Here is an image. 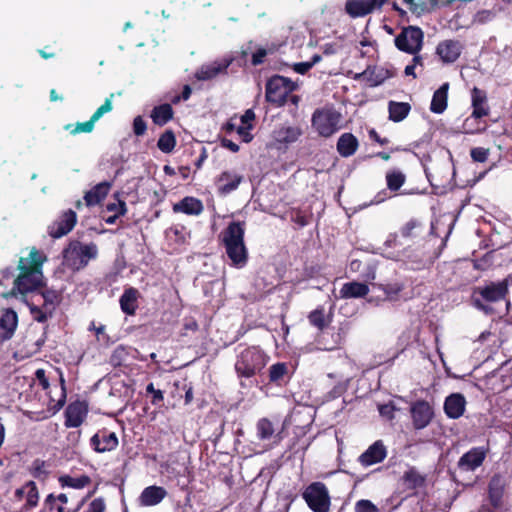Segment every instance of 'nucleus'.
Segmentation results:
<instances>
[{
	"instance_id": "28",
	"label": "nucleus",
	"mask_w": 512,
	"mask_h": 512,
	"mask_svg": "<svg viewBox=\"0 0 512 512\" xmlns=\"http://www.w3.org/2000/svg\"><path fill=\"white\" fill-rule=\"evenodd\" d=\"M111 188V183L104 181L95 185L92 189L87 191L84 195L86 206L92 207L100 204L108 195Z\"/></svg>"
},
{
	"instance_id": "53",
	"label": "nucleus",
	"mask_w": 512,
	"mask_h": 512,
	"mask_svg": "<svg viewBox=\"0 0 512 512\" xmlns=\"http://www.w3.org/2000/svg\"><path fill=\"white\" fill-rule=\"evenodd\" d=\"M490 151L484 147H474L470 151V156L474 162L484 163L489 157Z\"/></svg>"
},
{
	"instance_id": "3",
	"label": "nucleus",
	"mask_w": 512,
	"mask_h": 512,
	"mask_svg": "<svg viewBox=\"0 0 512 512\" xmlns=\"http://www.w3.org/2000/svg\"><path fill=\"white\" fill-rule=\"evenodd\" d=\"M268 361V354L259 346L239 345L234 370L239 379H250L261 373Z\"/></svg>"
},
{
	"instance_id": "4",
	"label": "nucleus",
	"mask_w": 512,
	"mask_h": 512,
	"mask_svg": "<svg viewBox=\"0 0 512 512\" xmlns=\"http://www.w3.org/2000/svg\"><path fill=\"white\" fill-rule=\"evenodd\" d=\"M509 293L508 279H503L499 282H489L484 286H478L473 289L472 304L478 310L485 313L493 311L489 303H495L504 300Z\"/></svg>"
},
{
	"instance_id": "31",
	"label": "nucleus",
	"mask_w": 512,
	"mask_h": 512,
	"mask_svg": "<svg viewBox=\"0 0 512 512\" xmlns=\"http://www.w3.org/2000/svg\"><path fill=\"white\" fill-rule=\"evenodd\" d=\"M289 378V367L285 362L274 363L268 369V379L271 384L282 386L288 382Z\"/></svg>"
},
{
	"instance_id": "63",
	"label": "nucleus",
	"mask_w": 512,
	"mask_h": 512,
	"mask_svg": "<svg viewBox=\"0 0 512 512\" xmlns=\"http://www.w3.org/2000/svg\"><path fill=\"white\" fill-rule=\"evenodd\" d=\"M311 64L309 62H298L293 65V70L301 75L306 74L311 69Z\"/></svg>"
},
{
	"instance_id": "44",
	"label": "nucleus",
	"mask_w": 512,
	"mask_h": 512,
	"mask_svg": "<svg viewBox=\"0 0 512 512\" xmlns=\"http://www.w3.org/2000/svg\"><path fill=\"white\" fill-rule=\"evenodd\" d=\"M27 306L29 307L30 314L32 318L39 322L45 323L49 318L53 316L54 311L42 306L41 304H36L33 299L31 301H26Z\"/></svg>"
},
{
	"instance_id": "37",
	"label": "nucleus",
	"mask_w": 512,
	"mask_h": 512,
	"mask_svg": "<svg viewBox=\"0 0 512 512\" xmlns=\"http://www.w3.org/2000/svg\"><path fill=\"white\" fill-rule=\"evenodd\" d=\"M332 317V314L326 315L325 308L323 306H318L307 316L310 325L317 328L319 331H323L331 324Z\"/></svg>"
},
{
	"instance_id": "1",
	"label": "nucleus",
	"mask_w": 512,
	"mask_h": 512,
	"mask_svg": "<svg viewBox=\"0 0 512 512\" xmlns=\"http://www.w3.org/2000/svg\"><path fill=\"white\" fill-rule=\"evenodd\" d=\"M46 261L47 256L36 247L29 249L28 256L20 257L17 266L19 274L14 279L11 294L19 293L25 296L42 289L45 286L42 268Z\"/></svg>"
},
{
	"instance_id": "14",
	"label": "nucleus",
	"mask_w": 512,
	"mask_h": 512,
	"mask_svg": "<svg viewBox=\"0 0 512 512\" xmlns=\"http://www.w3.org/2000/svg\"><path fill=\"white\" fill-rule=\"evenodd\" d=\"M119 445V440L115 432L108 428L98 430L90 438V446L97 453H106L115 450Z\"/></svg>"
},
{
	"instance_id": "10",
	"label": "nucleus",
	"mask_w": 512,
	"mask_h": 512,
	"mask_svg": "<svg viewBox=\"0 0 512 512\" xmlns=\"http://www.w3.org/2000/svg\"><path fill=\"white\" fill-rule=\"evenodd\" d=\"M114 94H110L108 98L105 99L104 103L96 109V111L92 114L89 120L85 122H78L76 125L67 124L65 125V130L69 131L71 135H76L79 133H91L94 130L95 123L106 113L112 111V99Z\"/></svg>"
},
{
	"instance_id": "45",
	"label": "nucleus",
	"mask_w": 512,
	"mask_h": 512,
	"mask_svg": "<svg viewBox=\"0 0 512 512\" xmlns=\"http://www.w3.org/2000/svg\"><path fill=\"white\" fill-rule=\"evenodd\" d=\"M25 504L23 509L28 511L35 508L39 502V491L36 483L34 481H28L25 483Z\"/></svg>"
},
{
	"instance_id": "43",
	"label": "nucleus",
	"mask_w": 512,
	"mask_h": 512,
	"mask_svg": "<svg viewBox=\"0 0 512 512\" xmlns=\"http://www.w3.org/2000/svg\"><path fill=\"white\" fill-rule=\"evenodd\" d=\"M403 483L410 490L422 487L425 484V476L421 475L415 467H410L402 476Z\"/></svg>"
},
{
	"instance_id": "16",
	"label": "nucleus",
	"mask_w": 512,
	"mask_h": 512,
	"mask_svg": "<svg viewBox=\"0 0 512 512\" xmlns=\"http://www.w3.org/2000/svg\"><path fill=\"white\" fill-rule=\"evenodd\" d=\"M463 51V45L459 40L446 39L436 46V55L443 64L455 63Z\"/></svg>"
},
{
	"instance_id": "24",
	"label": "nucleus",
	"mask_w": 512,
	"mask_h": 512,
	"mask_svg": "<svg viewBox=\"0 0 512 512\" xmlns=\"http://www.w3.org/2000/svg\"><path fill=\"white\" fill-rule=\"evenodd\" d=\"M203 210L204 206L202 201L192 196H186L173 205V212L184 213L186 215L198 216Z\"/></svg>"
},
{
	"instance_id": "49",
	"label": "nucleus",
	"mask_w": 512,
	"mask_h": 512,
	"mask_svg": "<svg viewBox=\"0 0 512 512\" xmlns=\"http://www.w3.org/2000/svg\"><path fill=\"white\" fill-rule=\"evenodd\" d=\"M422 228V223L418 219L412 218L401 227L400 233L404 238H414L420 234Z\"/></svg>"
},
{
	"instance_id": "13",
	"label": "nucleus",
	"mask_w": 512,
	"mask_h": 512,
	"mask_svg": "<svg viewBox=\"0 0 512 512\" xmlns=\"http://www.w3.org/2000/svg\"><path fill=\"white\" fill-rule=\"evenodd\" d=\"M410 413L416 430L426 428L434 418V409L426 400H417L412 403Z\"/></svg>"
},
{
	"instance_id": "20",
	"label": "nucleus",
	"mask_w": 512,
	"mask_h": 512,
	"mask_svg": "<svg viewBox=\"0 0 512 512\" xmlns=\"http://www.w3.org/2000/svg\"><path fill=\"white\" fill-rule=\"evenodd\" d=\"M18 326L17 313L8 308L4 310L0 317V343L10 340Z\"/></svg>"
},
{
	"instance_id": "48",
	"label": "nucleus",
	"mask_w": 512,
	"mask_h": 512,
	"mask_svg": "<svg viewBox=\"0 0 512 512\" xmlns=\"http://www.w3.org/2000/svg\"><path fill=\"white\" fill-rule=\"evenodd\" d=\"M257 437L259 440L270 439L275 432L273 423L266 417L260 418L256 424Z\"/></svg>"
},
{
	"instance_id": "11",
	"label": "nucleus",
	"mask_w": 512,
	"mask_h": 512,
	"mask_svg": "<svg viewBox=\"0 0 512 512\" xmlns=\"http://www.w3.org/2000/svg\"><path fill=\"white\" fill-rule=\"evenodd\" d=\"M160 472L165 475L169 480H176L177 485L183 489L188 485L190 480L189 468L184 463H179L175 457H170L165 462L160 464Z\"/></svg>"
},
{
	"instance_id": "58",
	"label": "nucleus",
	"mask_w": 512,
	"mask_h": 512,
	"mask_svg": "<svg viewBox=\"0 0 512 512\" xmlns=\"http://www.w3.org/2000/svg\"><path fill=\"white\" fill-rule=\"evenodd\" d=\"M147 131L146 121L142 116L138 115L133 120V133L139 137L143 136Z\"/></svg>"
},
{
	"instance_id": "57",
	"label": "nucleus",
	"mask_w": 512,
	"mask_h": 512,
	"mask_svg": "<svg viewBox=\"0 0 512 512\" xmlns=\"http://www.w3.org/2000/svg\"><path fill=\"white\" fill-rule=\"evenodd\" d=\"M291 221L302 228L309 224V217L300 209H295L291 213Z\"/></svg>"
},
{
	"instance_id": "50",
	"label": "nucleus",
	"mask_w": 512,
	"mask_h": 512,
	"mask_svg": "<svg viewBox=\"0 0 512 512\" xmlns=\"http://www.w3.org/2000/svg\"><path fill=\"white\" fill-rule=\"evenodd\" d=\"M48 463L42 459H35L30 467V474L39 480H45L49 475Z\"/></svg>"
},
{
	"instance_id": "54",
	"label": "nucleus",
	"mask_w": 512,
	"mask_h": 512,
	"mask_svg": "<svg viewBox=\"0 0 512 512\" xmlns=\"http://www.w3.org/2000/svg\"><path fill=\"white\" fill-rule=\"evenodd\" d=\"M354 509L355 512H379L378 507L367 499L358 500Z\"/></svg>"
},
{
	"instance_id": "59",
	"label": "nucleus",
	"mask_w": 512,
	"mask_h": 512,
	"mask_svg": "<svg viewBox=\"0 0 512 512\" xmlns=\"http://www.w3.org/2000/svg\"><path fill=\"white\" fill-rule=\"evenodd\" d=\"M252 129L253 124L241 125L237 127L236 132L242 138L243 142L249 143L253 139V135L250 132Z\"/></svg>"
},
{
	"instance_id": "29",
	"label": "nucleus",
	"mask_w": 512,
	"mask_h": 512,
	"mask_svg": "<svg viewBox=\"0 0 512 512\" xmlns=\"http://www.w3.org/2000/svg\"><path fill=\"white\" fill-rule=\"evenodd\" d=\"M94 494V490L90 491L84 498L80 500V502L76 505L75 508H69L63 505H59L55 498L54 493H50L46 496L43 502V509L49 512H77L84 505V503Z\"/></svg>"
},
{
	"instance_id": "15",
	"label": "nucleus",
	"mask_w": 512,
	"mask_h": 512,
	"mask_svg": "<svg viewBox=\"0 0 512 512\" xmlns=\"http://www.w3.org/2000/svg\"><path fill=\"white\" fill-rule=\"evenodd\" d=\"M89 412V407L86 401L76 400L68 404L65 409L66 428H78L85 421Z\"/></svg>"
},
{
	"instance_id": "47",
	"label": "nucleus",
	"mask_w": 512,
	"mask_h": 512,
	"mask_svg": "<svg viewBox=\"0 0 512 512\" xmlns=\"http://www.w3.org/2000/svg\"><path fill=\"white\" fill-rule=\"evenodd\" d=\"M481 119L482 118L473 117V114L471 113V115L468 116L463 122V132L466 134H476L483 132L486 129V123L481 121Z\"/></svg>"
},
{
	"instance_id": "5",
	"label": "nucleus",
	"mask_w": 512,
	"mask_h": 512,
	"mask_svg": "<svg viewBox=\"0 0 512 512\" xmlns=\"http://www.w3.org/2000/svg\"><path fill=\"white\" fill-rule=\"evenodd\" d=\"M97 255L98 248L94 242L83 244L79 240H72L62 251L63 265L77 272L84 269Z\"/></svg>"
},
{
	"instance_id": "56",
	"label": "nucleus",
	"mask_w": 512,
	"mask_h": 512,
	"mask_svg": "<svg viewBox=\"0 0 512 512\" xmlns=\"http://www.w3.org/2000/svg\"><path fill=\"white\" fill-rule=\"evenodd\" d=\"M106 210L109 212H114V214L125 215L127 213V205L125 201L117 198V202L108 203L106 205Z\"/></svg>"
},
{
	"instance_id": "7",
	"label": "nucleus",
	"mask_w": 512,
	"mask_h": 512,
	"mask_svg": "<svg viewBox=\"0 0 512 512\" xmlns=\"http://www.w3.org/2000/svg\"><path fill=\"white\" fill-rule=\"evenodd\" d=\"M341 114L333 108L316 109L311 118L313 129L324 138L331 137L340 129Z\"/></svg>"
},
{
	"instance_id": "19",
	"label": "nucleus",
	"mask_w": 512,
	"mask_h": 512,
	"mask_svg": "<svg viewBox=\"0 0 512 512\" xmlns=\"http://www.w3.org/2000/svg\"><path fill=\"white\" fill-rule=\"evenodd\" d=\"M387 456V449L382 440L375 441L358 458L363 467H368L382 462Z\"/></svg>"
},
{
	"instance_id": "25",
	"label": "nucleus",
	"mask_w": 512,
	"mask_h": 512,
	"mask_svg": "<svg viewBox=\"0 0 512 512\" xmlns=\"http://www.w3.org/2000/svg\"><path fill=\"white\" fill-rule=\"evenodd\" d=\"M167 496V491L161 486L146 487L139 497L141 506L149 507L159 504Z\"/></svg>"
},
{
	"instance_id": "34",
	"label": "nucleus",
	"mask_w": 512,
	"mask_h": 512,
	"mask_svg": "<svg viewBox=\"0 0 512 512\" xmlns=\"http://www.w3.org/2000/svg\"><path fill=\"white\" fill-rule=\"evenodd\" d=\"M369 293V287L366 283L347 282L340 289V297L343 299L362 298Z\"/></svg>"
},
{
	"instance_id": "41",
	"label": "nucleus",
	"mask_w": 512,
	"mask_h": 512,
	"mask_svg": "<svg viewBox=\"0 0 512 512\" xmlns=\"http://www.w3.org/2000/svg\"><path fill=\"white\" fill-rule=\"evenodd\" d=\"M230 63H226L224 65L221 64H212L207 66H202L196 72V78L198 80L206 81L215 78L220 73L226 72Z\"/></svg>"
},
{
	"instance_id": "36",
	"label": "nucleus",
	"mask_w": 512,
	"mask_h": 512,
	"mask_svg": "<svg viewBox=\"0 0 512 512\" xmlns=\"http://www.w3.org/2000/svg\"><path fill=\"white\" fill-rule=\"evenodd\" d=\"M174 110L169 103H164L153 107L150 117L157 126H164L173 119Z\"/></svg>"
},
{
	"instance_id": "2",
	"label": "nucleus",
	"mask_w": 512,
	"mask_h": 512,
	"mask_svg": "<svg viewBox=\"0 0 512 512\" xmlns=\"http://www.w3.org/2000/svg\"><path fill=\"white\" fill-rule=\"evenodd\" d=\"M245 223L232 221L221 232L220 241L225 248L231 266L243 268L248 262V249L244 242Z\"/></svg>"
},
{
	"instance_id": "33",
	"label": "nucleus",
	"mask_w": 512,
	"mask_h": 512,
	"mask_svg": "<svg viewBox=\"0 0 512 512\" xmlns=\"http://www.w3.org/2000/svg\"><path fill=\"white\" fill-rule=\"evenodd\" d=\"M39 298L38 301L41 299L42 302L40 303L42 306H45L46 308L55 311L56 306L61 301V293L57 290L43 287L38 292L33 294L31 299Z\"/></svg>"
},
{
	"instance_id": "18",
	"label": "nucleus",
	"mask_w": 512,
	"mask_h": 512,
	"mask_svg": "<svg viewBox=\"0 0 512 512\" xmlns=\"http://www.w3.org/2000/svg\"><path fill=\"white\" fill-rule=\"evenodd\" d=\"M486 450L483 447H473L464 453L457 465L462 471H474L480 467L486 458Z\"/></svg>"
},
{
	"instance_id": "17",
	"label": "nucleus",
	"mask_w": 512,
	"mask_h": 512,
	"mask_svg": "<svg viewBox=\"0 0 512 512\" xmlns=\"http://www.w3.org/2000/svg\"><path fill=\"white\" fill-rule=\"evenodd\" d=\"M506 482L502 475L494 474L488 483V501L494 509L503 506Z\"/></svg>"
},
{
	"instance_id": "46",
	"label": "nucleus",
	"mask_w": 512,
	"mask_h": 512,
	"mask_svg": "<svg viewBox=\"0 0 512 512\" xmlns=\"http://www.w3.org/2000/svg\"><path fill=\"white\" fill-rule=\"evenodd\" d=\"M176 137L171 129L162 133L157 141V147L163 153H171L176 146Z\"/></svg>"
},
{
	"instance_id": "55",
	"label": "nucleus",
	"mask_w": 512,
	"mask_h": 512,
	"mask_svg": "<svg viewBox=\"0 0 512 512\" xmlns=\"http://www.w3.org/2000/svg\"><path fill=\"white\" fill-rule=\"evenodd\" d=\"M83 512H106V503L104 498L98 497L88 503Z\"/></svg>"
},
{
	"instance_id": "51",
	"label": "nucleus",
	"mask_w": 512,
	"mask_h": 512,
	"mask_svg": "<svg viewBox=\"0 0 512 512\" xmlns=\"http://www.w3.org/2000/svg\"><path fill=\"white\" fill-rule=\"evenodd\" d=\"M405 285L402 282H389L385 284L380 285V289L385 294L386 298L389 300H397L399 297V294L404 289Z\"/></svg>"
},
{
	"instance_id": "6",
	"label": "nucleus",
	"mask_w": 512,
	"mask_h": 512,
	"mask_svg": "<svg viewBox=\"0 0 512 512\" xmlns=\"http://www.w3.org/2000/svg\"><path fill=\"white\" fill-rule=\"evenodd\" d=\"M266 100L276 107H282L288 103V96L298 88V85L290 78L282 75H274L266 82Z\"/></svg>"
},
{
	"instance_id": "62",
	"label": "nucleus",
	"mask_w": 512,
	"mask_h": 512,
	"mask_svg": "<svg viewBox=\"0 0 512 512\" xmlns=\"http://www.w3.org/2000/svg\"><path fill=\"white\" fill-rule=\"evenodd\" d=\"M35 376L39 382V385L44 389H48L50 384H49V380L48 378L46 377V374H45V371L43 369H38L36 370L35 372Z\"/></svg>"
},
{
	"instance_id": "39",
	"label": "nucleus",
	"mask_w": 512,
	"mask_h": 512,
	"mask_svg": "<svg viewBox=\"0 0 512 512\" xmlns=\"http://www.w3.org/2000/svg\"><path fill=\"white\" fill-rule=\"evenodd\" d=\"M387 189L391 192H397L406 182V175L398 170L391 169L385 175Z\"/></svg>"
},
{
	"instance_id": "35",
	"label": "nucleus",
	"mask_w": 512,
	"mask_h": 512,
	"mask_svg": "<svg viewBox=\"0 0 512 512\" xmlns=\"http://www.w3.org/2000/svg\"><path fill=\"white\" fill-rule=\"evenodd\" d=\"M138 296L139 291L136 288L130 287L125 289L124 293L120 297L121 310L127 315H135L138 308Z\"/></svg>"
},
{
	"instance_id": "8",
	"label": "nucleus",
	"mask_w": 512,
	"mask_h": 512,
	"mask_svg": "<svg viewBox=\"0 0 512 512\" xmlns=\"http://www.w3.org/2000/svg\"><path fill=\"white\" fill-rule=\"evenodd\" d=\"M302 498L313 512H329L331 497L327 486L320 481L310 483L302 492Z\"/></svg>"
},
{
	"instance_id": "52",
	"label": "nucleus",
	"mask_w": 512,
	"mask_h": 512,
	"mask_svg": "<svg viewBox=\"0 0 512 512\" xmlns=\"http://www.w3.org/2000/svg\"><path fill=\"white\" fill-rule=\"evenodd\" d=\"M409 10L414 14H422L429 10V7L436 4L437 0H403Z\"/></svg>"
},
{
	"instance_id": "21",
	"label": "nucleus",
	"mask_w": 512,
	"mask_h": 512,
	"mask_svg": "<svg viewBox=\"0 0 512 512\" xmlns=\"http://www.w3.org/2000/svg\"><path fill=\"white\" fill-rule=\"evenodd\" d=\"M466 408V399L461 393H452L444 401V412L450 419H458L463 416Z\"/></svg>"
},
{
	"instance_id": "12",
	"label": "nucleus",
	"mask_w": 512,
	"mask_h": 512,
	"mask_svg": "<svg viewBox=\"0 0 512 512\" xmlns=\"http://www.w3.org/2000/svg\"><path fill=\"white\" fill-rule=\"evenodd\" d=\"M77 223V214L74 210L68 209L48 226V234L54 239H59L73 230Z\"/></svg>"
},
{
	"instance_id": "27",
	"label": "nucleus",
	"mask_w": 512,
	"mask_h": 512,
	"mask_svg": "<svg viewBox=\"0 0 512 512\" xmlns=\"http://www.w3.org/2000/svg\"><path fill=\"white\" fill-rule=\"evenodd\" d=\"M242 181V175L230 171H223L217 178L218 190L221 194H229L236 190Z\"/></svg>"
},
{
	"instance_id": "40",
	"label": "nucleus",
	"mask_w": 512,
	"mask_h": 512,
	"mask_svg": "<svg viewBox=\"0 0 512 512\" xmlns=\"http://www.w3.org/2000/svg\"><path fill=\"white\" fill-rule=\"evenodd\" d=\"M302 135V130L297 126H286L276 132V140L280 143L291 144Z\"/></svg>"
},
{
	"instance_id": "23",
	"label": "nucleus",
	"mask_w": 512,
	"mask_h": 512,
	"mask_svg": "<svg viewBox=\"0 0 512 512\" xmlns=\"http://www.w3.org/2000/svg\"><path fill=\"white\" fill-rule=\"evenodd\" d=\"M375 10V0H348L346 13L352 18L364 17Z\"/></svg>"
},
{
	"instance_id": "32",
	"label": "nucleus",
	"mask_w": 512,
	"mask_h": 512,
	"mask_svg": "<svg viewBox=\"0 0 512 512\" xmlns=\"http://www.w3.org/2000/svg\"><path fill=\"white\" fill-rule=\"evenodd\" d=\"M449 83H443L432 96L430 111L435 114H442L448 106Z\"/></svg>"
},
{
	"instance_id": "60",
	"label": "nucleus",
	"mask_w": 512,
	"mask_h": 512,
	"mask_svg": "<svg viewBox=\"0 0 512 512\" xmlns=\"http://www.w3.org/2000/svg\"><path fill=\"white\" fill-rule=\"evenodd\" d=\"M268 55V50L265 48H258L256 52L252 54L251 63L253 66L261 65L264 62L265 57Z\"/></svg>"
},
{
	"instance_id": "30",
	"label": "nucleus",
	"mask_w": 512,
	"mask_h": 512,
	"mask_svg": "<svg viewBox=\"0 0 512 512\" xmlns=\"http://www.w3.org/2000/svg\"><path fill=\"white\" fill-rule=\"evenodd\" d=\"M391 77V74L387 69L378 67H368L363 72L356 74L355 79H365L370 86H378L382 84L387 78Z\"/></svg>"
},
{
	"instance_id": "42",
	"label": "nucleus",
	"mask_w": 512,
	"mask_h": 512,
	"mask_svg": "<svg viewBox=\"0 0 512 512\" xmlns=\"http://www.w3.org/2000/svg\"><path fill=\"white\" fill-rule=\"evenodd\" d=\"M59 484L62 488L69 487L74 489H82L91 483V478L88 475H81L79 477H72L70 475H62L58 478Z\"/></svg>"
},
{
	"instance_id": "64",
	"label": "nucleus",
	"mask_w": 512,
	"mask_h": 512,
	"mask_svg": "<svg viewBox=\"0 0 512 512\" xmlns=\"http://www.w3.org/2000/svg\"><path fill=\"white\" fill-rule=\"evenodd\" d=\"M220 143L223 148H226L233 153H237L240 149L238 144L227 138H222Z\"/></svg>"
},
{
	"instance_id": "38",
	"label": "nucleus",
	"mask_w": 512,
	"mask_h": 512,
	"mask_svg": "<svg viewBox=\"0 0 512 512\" xmlns=\"http://www.w3.org/2000/svg\"><path fill=\"white\" fill-rule=\"evenodd\" d=\"M411 110V106L407 102L390 101L388 104L389 119L393 122H401L404 120Z\"/></svg>"
},
{
	"instance_id": "26",
	"label": "nucleus",
	"mask_w": 512,
	"mask_h": 512,
	"mask_svg": "<svg viewBox=\"0 0 512 512\" xmlns=\"http://www.w3.org/2000/svg\"><path fill=\"white\" fill-rule=\"evenodd\" d=\"M359 148L357 137L350 133H343L337 141L336 149L341 157L348 158L356 153Z\"/></svg>"
},
{
	"instance_id": "22",
	"label": "nucleus",
	"mask_w": 512,
	"mask_h": 512,
	"mask_svg": "<svg viewBox=\"0 0 512 512\" xmlns=\"http://www.w3.org/2000/svg\"><path fill=\"white\" fill-rule=\"evenodd\" d=\"M471 107L473 117L475 118H483L489 115L490 107L485 90L473 87L471 90Z\"/></svg>"
},
{
	"instance_id": "9",
	"label": "nucleus",
	"mask_w": 512,
	"mask_h": 512,
	"mask_svg": "<svg viewBox=\"0 0 512 512\" xmlns=\"http://www.w3.org/2000/svg\"><path fill=\"white\" fill-rule=\"evenodd\" d=\"M424 33L417 26L404 27L395 37L394 43L398 50L407 54H417L423 47Z\"/></svg>"
},
{
	"instance_id": "61",
	"label": "nucleus",
	"mask_w": 512,
	"mask_h": 512,
	"mask_svg": "<svg viewBox=\"0 0 512 512\" xmlns=\"http://www.w3.org/2000/svg\"><path fill=\"white\" fill-rule=\"evenodd\" d=\"M395 407L392 404H383L379 406V413L381 416L386 417L387 419L394 418Z\"/></svg>"
}]
</instances>
